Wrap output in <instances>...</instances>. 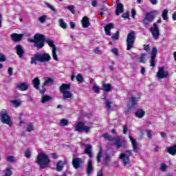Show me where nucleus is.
Returning <instances> with one entry per match:
<instances>
[{"instance_id":"obj_1","label":"nucleus","mask_w":176,"mask_h":176,"mask_svg":"<svg viewBox=\"0 0 176 176\" xmlns=\"http://www.w3.org/2000/svg\"><path fill=\"white\" fill-rule=\"evenodd\" d=\"M28 42L30 43H34V47H36L37 50H39L45 47V42L48 44L50 47H56L54 45V42L50 39H47L45 38V35L42 34H36L34 36V38H28Z\"/></svg>"},{"instance_id":"obj_2","label":"nucleus","mask_w":176,"mask_h":176,"mask_svg":"<svg viewBox=\"0 0 176 176\" xmlns=\"http://www.w3.org/2000/svg\"><path fill=\"white\" fill-rule=\"evenodd\" d=\"M50 60H52V56L49 53H37L30 58V64H34V65H36L37 61L38 63H49Z\"/></svg>"},{"instance_id":"obj_3","label":"nucleus","mask_w":176,"mask_h":176,"mask_svg":"<svg viewBox=\"0 0 176 176\" xmlns=\"http://www.w3.org/2000/svg\"><path fill=\"white\" fill-rule=\"evenodd\" d=\"M36 162L39 166L40 168L43 170L49 166L50 163V159H49V156H47V155L43 153H41L37 155V159Z\"/></svg>"},{"instance_id":"obj_4","label":"nucleus","mask_w":176,"mask_h":176,"mask_svg":"<svg viewBox=\"0 0 176 176\" xmlns=\"http://www.w3.org/2000/svg\"><path fill=\"white\" fill-rule=\"evenodd\" d=\"M102 137H104L105 140H107L108 141H115L114 145L116 146L117 149H119L120 148H122L123 146V140L120 137H112L111 135L106 133H102Z\"/></svg>"},{"instance_id":"obj_5","label":"nucleus","mask_w":176,"mask_h":176,"mask_svg":"<svg viewBox=\"0 0 176 176\" xmlns=\"http://www.w3.org/2000/svg\"><path fill=\"white\" fill-rule=\"evenodd\" d=\"M0 119L1 123L8 124L10 127L13 126L12 118H10V116H9V111H8V110H3L0 112Z\"/></svg>"},{"instance_id":"obj_6","label":"nucleus","mask_w":176,"mask_h":176,"mask_svg":"<svg viewBox=\"0 0 176 176\" xmlns=\"http://www.w3.org/2000/svg\"><path fill=\"white\" fill-rule=\"evenodd\" d=\"M130 156H133V150L125 151L120 154V159L122 161L123 166H129L131 163Z\"/></svg>"},{"instance_id":"obj_7","label":"nucleus","mask_w":176,"mask_h":176,"mask_svg":"<svg viewBox=\"0 0 176 176\" xmlns=\"http://www.w3.org/2000/svg\"><path fill=\"white\" fill-rule=\"evenodd\" d=\"M135 43V32L131 31L126 36V50H131Z\"/></svg>"},{"instance_id":"obj_8","label":"nucleus","mask_w":176,"mask_h":176,"mask_svg":"<svg viewBox=\"0 0 176 176\" xmlns=\"http://www.w3.org/2000/svg\"><path fill=\"white\" fill-rule=\"evenodd\" d=\"M149 31L151 33L153 39L157 41V39H159V36H160V31L159 30V28L156 23L153 24V27L149 28Z\"/></svg>"},{"instance_id":"obj_9","label":"nucleus","mask_w":176,"mask_h":176,"mask_svg":"<svg viewBox=\"0 0 176 176\" xmlns=\"http://www.w3.org/2000/svg\"><path fill=\"white\" fill-rule=\"evenodd\" d=\"M76 131H78L79 133H82V131L89 133L90 131V126L85 125L83 122H78L76 124Z\"/></svg>"},{"instance_id":"obj_10","label":"nucleus","mask_w":176,"mask_h":176,"mask_svg":"<svg viewBox=\"0 0 176 176\" xmlns=\"http://www.w3.org/2000/svg\"><path fill=\"white\" fill-rule=\"evenodd\" d=\"M170 74L168 72L164 70V67H158V72L157 73V77L158 79H166L168 78Z\"/></svg>"},{"instance_id":"obj_11","label":"nucleus","mask_w":176,"mask_h":176,"mask_svg":"<svg viewBox=\"0 0 176 176\" xmlns=\"http://www.w3.org/2000/svg\"><path fill=\"white\" fill-rule=\"evenodd\" d=\"M72 164L74 168L78 170V168H80V167H82V164H83V160L80 157H74L72 159Z\"/></svg>"},{"instance_id":"obj_12","label":"nucleus","mask_w":176,"mask_h":176,"mask_svg":"<svg viewBox=\"0 0 176 176\" xmlns=\"http://www.w3.org/2000/svg\"><path fill=\"white\" fill-rule=\"evenodd\" d=\"M157 54V48L156 47H153L151 56L150 60V66L155 67H156V64L155 63V60H156V55Z\"/></svg>"},{"instance_id":"obj_13","label":"nucleus","mask_w":176,"mask_h":176,"mask_svg":"<svg viewBox=\"0 0 176 176\" xmlns=\"http://www.w3.org/2000/svg\"><path fill=\"white\" fill-rule=\"evenodd\" d=\"M156 16H159V12H157V11L146 12L145 19L152 23V22H153V20H155V18L156 17Z\"/></svg>"},{"instance_id":"obj_14","label":"nucleus","mask_w":176,"mask_h":176,"mask_svg":"<svg viewBox=\"0 0 176 176\" xmlns=\"http://www.w3.org/2000/svg\"><path fill=\"white\" fill-rule=\"evenodd\" d=\"M16 89L20 91H27L30 89V86L26 82H19L16 85Z\"/></svg>"},{"instance_id":"obj_15","label":"nucleus","mask_w":176,"mask_h":176,"mask_svg":"<svg viewBox=\"0 0 176 176\" xmlns=\"http://www.w3.org/2000/svg\"><path fill=\"white\" fill-rule=\"evenodd\" d=\"M102 87L100 88V90H102L103 91H105L106 93H109L111 90H112V85L109 83H105V82L102 81L101 82Z\"/></svg>"},{"instance_id":"obj_16","label":"nucleus","mask_w":176,"mask_h":176,"mask_svg":"<svg viewBox=\"0 0 176 176\" xmlns=\"http://www.w3.org/2000/svg\"><path fill=\"white\" fill-rule=\"evenodd\" d=\"M140 98L132 96L129 98V105L133 108H135V107H138V101H140Z\"/></svg>"},{"instance_id":"obj_17","label":"nucleus","mask_w":176,"mask_h":176,"mask_svg":"<svg viewBox=\"0 0 176 176\" xmlns=\"http://www.w3.org/2000/svg\"><path fill=\"white\" fill-rule=\"evenodd\" d=\"M15 50L17 56H19L20 58H23V56H24V49L23 48V46H21V45H17L15 47Z\"/></svg>"},{"instance_id":"obj_18","label":"nucleus","mask_w":176,"mask_h":176,"mask_svg":"<svg viewBox=\"0 0 176 176\" xmlns=\"http://www.w3.org/2000/svg\"><path fill=\"white\" fill-rule=\"evenodd\" d=\"M83 28H87L90 27V19L87 16H85L81 21Z\"/></svg>"},{"instance_id":"obj_19","label":"nucleus","mask_w":176,"mask_h":176,"mask_svg":"<svg viewBox=\"0 0 176 176\" xmlns=\"http://www.w3.org/2000/svg\"><path fill=\"white\" fill-rule=\"evenodd\" d=\"M129 140L131 142L133 152H137L138 150V144L137 143V141H135V139L131 135H129Z\"/></svg>"},{"instance_id":"obj_20","label":"nucleus","mask_w":176,"mask_h":176,"mask_svg":"<svg viewBox=\"0 0 176 176\" xmlns=\"http://www.w3.org/2000/svg\"><path fill=\"white\" fill-rule=\"evenodd\" d=\"M123 12H124L123 4H122V3H118L116 9V15L120 16L121 13H123Z\"/></svg>"},{"instance_id":"obj_21","label":"nucleus","mask_w":176,"mask_h":176,"mask_svg":"<svg viewBox=\"0 0 176 176\" xmlns=\"http://www.w3.org/2000/svg\"><path fill=\"white\" fill-rule=\"evenodd\" d=\"M112 28H115V25L113 23H110L104 27V32L106 35H109L110 36L111 30H112Z\"/></svg>"},{"instance_id":"obj_22","label":"nucleus","mask_w":176,"mask_h":176,"mask_svg":"<svg viewBox=\"0 0 176 176\" xmlns=\"http://www.w3.org/2000/svg\"><path fill=\"white\" fill-rule=\"evenodd\" d=\"M10 36L12 41H14V42H20L23 39V34H17V33H13Z\"/></svg>"},{"instance_id":"obj_23","label":"nucleus","mask_w":176,"mask_h":176,"mask_svg":"<svg viewBox=\"0 0 176 176\" xmlns=\"http://www.w3.org/2000/svg\"><path fill=\"white\" fill-rule=\"evenodd\" d=\"M166 152L169 153V155H171L172 156L176 155V144L173 146L167 147Z\"/></svg>"},{"instance_id":"obj_24","label":"nucleus","mask_w":176,"mask_h":176,"mask_svg":"<svg viewBox=\"0 0 176 176\" xmlns=\"http://www.w3.org/2000/svg\"><path fill=\"white\" fill-rule=\"evenodd\" d=\"M65 166V162H63L62 160L58 161L56 164V171L61 172L64 170V167Z\"/></svg>"},{"instance_id":"obj_25","label":"nucleus","mask_w":176,"mask_h":176,"mask_svg":"<svg viewBox=\"0 0 176 176\" xmlns=\"http://www.w3.org/2000/svg\"><path fill=\"white\" fill-rule=\"evenodd\" d=\"M84 153L88 155L89 157H93V153H91V145L86 144L85 149L84 151Z\"/></svg>"},{"instance_id":"obj_26","label":"nucleus","mask_w":176,"mask_h":176,"mask_svg":"<svg viewBox=\"0 0 176 176\" xmlns=\"http://www.w3.org/2000/svg\"><path fill=\"white\" fill-rule=\"evenodd\" d=\"M32 85L36 90H39V86L41 85V80H39V78H34L32 80Z\"/></svg>"},{"instance_id":"obj_27","label":"nucleus","mask_w":176,"mask_h":176,"mask_svg":"<svg viewBox=\"0 0 176 176\" xmlns=\"http://www.w3.org/2000/svg\"><path fill=\"white\" fill-rule=\"evenodd\" d=\"M135 116L139 119H142L145 116V111L142 109H138L135 113Z\"/></svg>"},{"instance_id":"obj_28","label":"nucleus","mask_w":176,"mask_h":176,"mask_svg":"<svg viewBox=\"0 0 176 176\" xmlns=\"http://www.w3.org/2000/svg\"><path fill=\"white\" fill-rule=\"evenodd\" d=\"M92 171H93V162H91V160H89L87 162V175H90Z\"/></svg>"},{"instance_id":"obj_29","label":"nucleus","mask_w":176,"mask_h":176,"mask_svg":"<svg viewBox=\"0 0 176 176\" xmlns=\"http://www.w3.org/2000/svg\"><path fill=\"white\" fill-rule=\"evenodd\" d=\"M71 89V85L70 84H62V85L60 87V93H63V91H67Z\"/></svg>"},{"instance_id":"obj_30","label":"nucleus","mask_w":176,"mask_h":176,"mask_svg":"<svg viewBox=\"0 0 176 176\" xmlns=\"http://www.w3.org/2000/svg\"><path fill=\"white\" fill-rule=\"evenodd\" d=\"M52 100H53V97H52V96L45 95L41 98V102L42 104H46V102L52 101Z\"/></svg>"},{"instance_id":"obj_31","label":"nucleus","mask_w":176,"mask_h":176,"mask_svg":"<svg viewBox=\"0 0 176 176\" xmlns=\"http://www.w3.org/2000/svg\"><path fill=\"white\" fill-rule=\"evenodd\" d=\"M60 93L63 94V100H67V98H72V94L69 91H65Z\"/></svg>"},{"instance_id":"obj_32","label":"nucleus","mask_w":176,"mask_h":176,"mask_svg":"<svg viewBox=\"0 0 176 176\" xmlns=\"http://www.w3.org/2000/svg\"><path fill=\"white\" fill-rule=\"evenodd\" d=\"M138 61L142 64H145V63H146V54H141L140 57L138 58Z\"/></svg>"},{"instance_id":"obj_33","label":"nucleus","mask_w":176,"mask_h":176,"mask_svg":"<svg viewBox=\"0 0 176 176\" xmlns=\"http://www.w3.org/2000/svg\"><path fill=\"white\" fill-rule=\"evenodd\" d=\"M53 83H54V80L52 78L47 77L43 85V86H46L47 85H53Z\"/></svg>"},{"instance_id":"obj_34","label":"nucleus","mask_w":176,"mask_h":176,"mask_svg":"<svg viewBox=\"0 0 176 176\" xmlns=\"http://www.w3.org/2000/svg\"><path fill=\"white\" fill-rule=\"evenodd\" d=\"M59 25L63 30H66L68 27V25H67V23L64 22V19H59Z\"/></svg>"},{"instance_id":"obj_35","label":"nucleus","mask_w":176,"mask_h":176,"mask_svg":"<svg viewBox=\"0 0 176 176\" xmlns=\"http://www.w3.org/2000/svg\"><path fill=\"white\" fill-rule=\"evenodd\" d=\"M10 104L14 105L15 108H17L18 107H20V105L21 104V101L18 100H12L10 101Z\"/></svg>"},{"instance_id":"obj_36","label":"nucleus","mask_w":176,"mask_h":176,"mask_svg":"<svg viewBox=\"0 0 176 176\" xmlns=\"http://www.w3.org/2000/svg\"><path fill=\"white\" fill-rule=\"evenodd\" d=\"M109 162H111V156H109V155H107L104 160V164L105 167H109Z\"/></svg>"},{"instance_id":"obj_37","label":"nucleus","mask_w":176,"mask_h":176,"mask_svg":"<svg viewBox=\"0 0 176 176\" xmlns=\"http://www.w3.org/2000/svg\"><path fill=\"white\" fill-rule=\"evenodd\" d=\"M57 47L52 48V57L55 61H58V57H57Z\"/></svg>"},{"instance_id":"obj_38","label":"nucleus","mask_w":176,"mask_h":176,"mask_svg":"<svg viewBox=\"0 0 176 176\" xmlns=\"http://www.w3.org/2000/svg\"><path fill=\"white\" fill-rule=\"evenodd\" d=\"M162 16L163 20H168V10H164L162 12Z\"/></svg>"},{"instance_id":"obj_39","label":"nucleus","mask_w":176,"mask_h":176,"mask_svg":"<svg viewBox=\"0 0 176 176\" xmlns=\"http://www.w3.org/2000/svg\"><path fill=\"white\" fill-rule=\"evenodd\" d=\"M69 124V121L67 119H62L60 120V126H68Z\"/></svg>"},{"instance_id":"obj_40","label":"nucleus","mask_w":176,"mask_h":176,"mask_svg":"<svg viewBox=\"0 0 176 176\" xmlns=\"http://www.w3.org/2000/svg\"><path fill=\"white\" fill-rule=\"evenodd\" d=\"M119 36H120L119 31H117L115 34H113V36H111V39L113 41H118V39H119Z\"/></svg>"},{"instance_id":"obj_41","label":"nucleus","mask_w":176,"mask_h":176,"mask_svg":"<svg viewBox=\"0 0 176 176\" xmlns=\"http://www.w3.org/2000/svg\"><path fill=\"white\" fill-rule=\"evenodd\" d=\"M32 130H34V125L32 124V123H28L26 131H28V133H31Z\"/></svg>"},{"instance_id":"obj_42","label":"nucleus","mask_w":176,"mask_h":176,"mask_svg":"<svg viewBox=\"0 0 176 176\" xmlns=\"http://www.w3.org/2000/svg\"><path fill=\"white\" fill-rule=\"evenodd\" d=\"M76 79L77 82H80V83H83V76H82V74H79L76 76Z\"/></svg>"},{"instance_id":"obj_43","label":"nucleus","mask_w":176,"mask_h":176,"mask_svg":"<svg viewBox=\"0 0 176 176\" xmlns=\"http://www.w3.org/2000/svg\"><path fill=\"white\" fill-rule=\"evenodd\" d=\"M101 157H102V150H100L97 155V162L100 163L101 162Z\"/></svg>"},{"instance_id":"obj_44","label":"nucleus","mask_w":176,"mask_h":176,"mask_svg":"<svg viewBox=\"0 0 176 176\" xmlns=\"http://www.w3.org/2000/svg\"><path fill=\"white\" fill-rule=\"evenodd\" d=\"M46 6L48 8V9H50V10H52V12H54V13H56V8H54L53 7V6H52L50 3H47V2H45V3Z\"/></svg>"},{"instance_id":"obj_45","label":"nucleus","mask_w":176,"mask_h":176,"mask_svg":"<svg viewBox=\"0 0 176 176\" xmlns=\"http://www.w3.org/2000/svg\"><path fill=\"white\" fill-rule=\"evenodd\" d=\"M7 162H9L10 163H14V162H16V159L14 157L10 155L7 157Z\"/></svg>"},{"instance_id":"obj_46","label":"nucleus","mask_w":176,"mask_h":176,"mask_svg":"<svg viewBox=\"0 0 176 176\" xmlns=\"http://www.w3.org/2000/svg\"><path fill=\"white\" fill-rule=\"evenodd\" d=\"M151 21L148 19H146V18H144V19H143L142 21V24L144 27H148V24H151Z\"/></svg>"},{"instance_id":"obj_47","label":"nucleus","mask_w":176,"mask_h":176,"mask_svg":"<svg viewBox=\"0 0 176 176\" xmlns=\"http://www.w3.org/2000/svg\"><path fill=\"white\" fill-rule=\"evenodd\" d=\"M12 174H13V173L12 172V170L10 169V168H7L6 169L5 176H11Z\"/></svg>"},{"instance_id":"obj_48","label":"nucleus","mask_w":176,"mask_h":176,"mask_svg":"<svg viewBox=\"0 0 176 176\" xmlns=\"http://www.w3.org/2000/svg\"><path fill=\"white\" fill-rule=\"evenodd\" d=\"M67 9L72 13V14H75V7L74 6H67Z\"/></svg>"},{"instance_id":"obj_49","label":"nucleus","mask_w":176,"mask_h":176,"mask_svg":"<svg viewBox=\"0 0 176 176\" xmlns=\"http://www.w3.org/2000/svg\"><path fill=\"white\" fill-rule=\"evenodd\" d=\"M38 21H40V23H41V24H43V23H45V21H46V15H42L38 19Z\"/></svg>"},{"instance_id":"obj_50","label":"nucleus","mask_w":176,"mask_h":176,"mask_svg":"<svg viewBox=\"0 0 176 176\" xmlns=\"http://www.w3.org/2000/svg\"><path fill=\"white\" fill-rule=\"evenodd\" d=\"M111 104H112V102H111L109 100L106 101V108H107V109H112V106L111 105Z\"/></svg>"},{"instance_id":"obj_51","label":"nucleus","mask_w":176,"mask_h":176,"mask_svg":"<svg viewBox=\"0 0 176 176\" xmlns=\"http://www.w3.org/2000/svg\"><path fill=\"white\" fill-rule=\"evenodd\" d=\"M111 53L116 56H119V50H118V48H113L111 49Z\"/></svg>"},{"instance_id":"obj_52","label":"nucleus","mask_w":176,"mask_h":176,"mask_svg":"<svg viewBox=\"0 0 176 176\" xmlns=\"http://www.w3.org/2000/svg\"><path fill=\"white\" fill-rule=\"evenodd\" d=\"M146 135L149 140H152V131L151 130H146Z\"/></svg>"},{"instance_id":"obj_53","label":"nucleus","mask_w":176,"mask_h":176,"mask_svg":"<svg viewBox=\"0 0 176 176\" xmlns=\"http://www.w3.org/2000/svg\"><path fill=\"white\" fill-rule=\"evenodd\" d=\"M45 85H43V84L42 89H37V90H39V92L41 94H42V96H43V94H45V91H46V88L45 87Z\"/></svg>"},{"instance_id":"obj_54","label":"nucleus","mask_w":176,"mask_h":176,"mask_svg":"<svg viewBox=\"0 0 176 176\" xmlns=\"http://www.w3.org/2000/svg\"><path fill=\"white\" fill-rule=\"evenodd\" d=\"M45 85H43V84L42 89H37V90H39V92L41 94H42V96H43V94H45V91H46V88L45 87Z\"/></svg>"},{"instance_id":"obj_55","label":"nucleus","mask_w":176,"mask_h":176,"mask_svg":"<svg viewBox=\"0 0 176 176\" xmlns=\"http://www.w3.org/2000/svg\"><path fill=\"white\" fill-rule=\"evenodd\" d=\"M133 108L134 107H131V106L129 105V107L124 111L125 115H129V113H130V112H131V109H133Z\"/></svg>"},{"instance_id":"obj_56","label":"nucleus","mask_w":176,"mask_h":176,"mask_svg":"<svg viewBox=\"0 0 176 176\" xmlns=\"http://www.w3.org/2000/svg\"><path fill=\"white\" fill-rule=\"evenodd\" d=\"M25 156L27 159H30V157H31V151H30V150H27L25 153Z\"/></svg>"},{"instance_id":"obj_57","label":"nucleus","mask_w":176,"mask_h":176,"mask_svg":"<svg viewBox=\"0 0 176 176\" xmlns=\"http://www.w3.org/2000/svg\"><path fill=\"white\" fill-rule=\"evenodd\" d=\"M3 61H6V57H5V55L0 54V63Z\"/></svg>"},{"instance_id":"obj_58","label":"nucleus","mask_w":176,"mask_h":176,"mask_svg":"<svg viewBox=\"0 0 176 176\" xmlns=\"http://www.w3.org/2000/svg\"><path fill=\"white\" fill-rule=\"evenodd\" d=\"M92 89L95 93H100V87L98 86H94Z\"/></svg>"},{"instance_id":"obj_59","label":"nucleus","mask_w":176,"mask_h":176,"mask_svg":"<svg viewBox=\"0 0 176 176\" xmlns=\"http://www.w3.org/2000/svg\"><path fill=\"white\" fill-rule=\"evenodd\" d=\"M129 132V129L127 128V125H123V134H127Z\"/></svg>"},{"instance_id":"obj_60","label":"nucleus","mask_w":176,"mask_h":176,"mask_svg":"<svg viewBox=\"0 0 176 176\" xmlns=\"http://www.w3.org/2000/svg\"><path fill=\"white\" fill-rule=\"evenodd\" d=\"M160 168L162 171H166V170H167V165H166V164H162Z\"/></svg>"},{"instance_id":"obj_61","label":"nucleus","mask_w":176,"mask_h":176,"mask_svg":"<svg viewBox=\"0 0 176 176\" xmlns=\"http://www.w3.org/2000/svg\"><path fill=\"white\" fill-rule=\"evenodd\" d=\"M122 17L123 19H130L129 13V12H126V13L122 14Z\"/></svg>"},{"instance_id":"obj_62","label":"nucleus","mask_w":176,"mask_h":176,"mask_svg":"<svg viewBox=\"0 0 176 176\" xmlns=\"http://www.w3.org/2000/svg\"><path fill=\"white\" fill-rule=\"evenodd\" d=\"M100 52H101V50L98 47L94 50V53H95V54H100Z\"/></svg>"},{"instance_id":"obj_63","label":"nucleus","mask_w":176,"mask_h":176,"mask_svg":"<svg viewBox=\"0 0 176 176\" xmlns=\"http://www.w3.org/2000/svg\"><path fill=\"white\" fill-rule=\"evenodd\" d=\"M100 10L102 12H108V8L105 7V6H102Z\"/></svg>"},{"instance_id":"obj_64","label":"nucleus","mask_w":176,"mask_h":176,"mask_svg":"<svg viewBox=\"0 0 176 176\" xmlns=\"http://www.w3.org/2000/svg\"><path fill=\"white\" fill-rule=\"evenodd\" d=\"M8 71L10 76H12L13 75V68L9 67Z\"/></svg>"}]
</instances>
